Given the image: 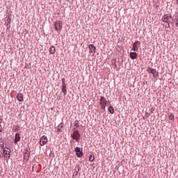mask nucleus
Listing matches in <instances>:
<instances>
[{"label":"nucleus","instance_id":"1","mask_svg":"<svg viewBox=\"0 0 178 178\" xmlns=\"http://www.w3.org/2000/svg\"><path fill=\"white\" fill-rule=\"evenodd\" d=\"M74 131L73 133L71 134V138H72L73 140H75L76 142H79V140H80L81 135L80 134V131H79V130H76V128H74Z\"/></svg>","mask_w":178,"mask_h":178},{"label":"nucleus","instance_id":"2","mask_svg":"<svg viewBox=\"0 0 178 178\" xmlns=\"http://www.w3.org/2000/svg\"><path fill=\"white\" fill-rule=\"evenodd\" d=\"M62 22L60 21H56L54 23V29L56 30V31H57L58 33H59V34H60V31H62Z\"/></svg>","mask_w":178,"mask_h":178},{"label":"nucleus","instance_id":"3","mask_svg":"<svg viewBox=\"0 0 178 178\" xmlns=\"http://www.w3.org/2000/svg\"><path fill=\"white\" fill-rule=\"evenodd\" d=\"M147 72H148L149 74H152L153 79H156V77H158L159 72L156 71V69L149 67L147 69Z\"/></svg>","mask_w":178,"mask_h":178},{"label":"nucleus","instance_id":"4","mask_svg":"<svg viewBox=\"0 0 178 178\" xmlns=\"http://www.w3.org/2000/svg\"><path fill=\"white\" fill-rule=\"evenodd\" d=\"M75 153L76 156H78V158H81V156H83V149H81L79 147H76L74 149Z\"/></svg>","mask_w":178,"mask_h":178},{"label":"nucleus","instance_id":"5","mask_svg":"<svg viewBox=\"0 0 178 178\" xmlns=\"http://www.w3.org/2000/svg\"><path fill=\"white\" fill-rule=\"evenodd\" d=\"M172 19V21L173 22V18L172 17L171 14H165L163 16L161 20L163 22V23L168 22V20H170Z\"/></svg>","mask_w":178,"mask_h":178},{"label":"nucleus","instance_id":"6","mask_svg":"<svg viewBox=\"0 0 178 178\" xmlns=\"http://www.w3.org/2000/svg\"><path fill=\"white\" fill-rule=\"evenodd\" d=\"M47 143H48V138H47V136L44 135L41 137L40 140V145H41V147H44V145H45Z\"/></svg>","mask_w":178,"mask_h":178},{"label":"nucleus","instance_id":"7","mask_svg":"<svg viewBox=\"0 0 178 178\" xmlns=\"http://www.w3.org/2000/svg\"><path fill=\"white\" fill-rule=\"evenodd\" d=\"M89 48V53L92 54V55H95V51L97 49V47L94 44H89L88 46Z\"/></svg>","mask_w":178,"mask_h":178},{"label":"nucleus","instance_id":"8","mask_svg":"<svg viewBox=\"0 0 178 178\" xmlns=\"http://www.w3.org/2000/svg\"><path fill=\"white\" fill-rule=\"evenodd\" d=\"M3 152L5 158H10V149L6 147V149H4Z\"/></svg>","mask_w":178,"mask_h":178},{"label":"nucleus","instance_id":"9","mask_svg":"<svg viewBox=\"0 0 178 178\" xmlns=\"http://www.w3.org/2000/svg\"><path fill=\"white\" fill-rule=\"evenodd\" d=\"M99 101H100L99 105H106V104H108V102H109V101H107L106 98H105V97H104V96L100 97Z\"/></svg>","mask_w":178,"mask_h":178},{"label":"nucleus","instance_id":"10","mask_svg":"<svg viewBox=\"0 0 178 178\" xmlns=\"http://www.w3.org/2000/svg\"><path fill=\"white\" fill-rule=\"evenodd\" d=\"M19 141H20V134L17 133V134H15V136L14 143H15V144H17V143H19Z\"/></svg>","mask_w":178,"mask_h":178},{"label":"nucleus","instance_id":"11","mask_svg":"<svg viewBox=\"0 0 178 178\" xmlns=\"http://www.w3.org/2000/svg\"><path fill=\"white\" fill-rule=\"evenodd\" d=\"M138 55V54H137L136 52H131L129 54V56H130L131 59L134 60V59H137Z\"/></svg>","mask_w":178,"mask_h":178},{"label":"nucleus","instance_id":"12","mask_svg":"<svg viewBox=\"0 0 178 178\" xmlns=\"http://www.w3.org/2000/svg\"><path fill=\"white\" fill-rule=\"evenodd\" d=\"M17 99L19 102H23V94L18 93L17 95Z\"/></svg>","mask_w":178,"mask_h":178},{"label":"nucleus","instance_id":"13","mask_svg":"<svg viewBox=\"0 0 178 178\" xmlns=\"http://www.w3.org/2000/svg\"><path fill=\"white\" fill-rule=\"evenodd\" d=\"M140 45H141V42L138 40H136L134 44H133V47L134 48H137L138 49V47H140Z\"/></svg>","mask_w":178,"mask_h":178},{"label":"nucleus","instance_id":"14","mask_svg":"<svg viewBox=\"0 0 178 178\" xmlns=\"http://www.w3.org/2000/svg\"><path fill=\"white\" fill-rule=\"evenodd\" d=\"M55 52H56V49H55V47L51 46L49 48V53L51 54V55H54Z\"/></svg>","mask_w":178,"mask_h":178},{"label":"nucleus","instance_id":"15","mask_svg":"<svg viewBox=\"0 0 178 178\" xmlns=\"http://www.w3.org/2000/svg\"><path fill=\"white\" fill-rule=\"evenodd\" d=\"M24 159L25 162H27V161H29V159H30V154L24 153Z\"/></svg>","mask_w":178,"mask_h":178},{"label":"nucleus","instance_id":"16","mask_svg":"<svg viewBox=\"0 0 178 178\" xmlns=\"http://www.w3.org/2000/svg\"><path fill=\"white\" fill-rule=\"evenodd\" d=\"M108 112L111 113V115H113V113H115V109L113 108V106H111V104L108 107Z\"/></svg>","mask_w":178,"mask_h":178},{"label":"nucleus","instance_id":"17","mask_svg":"<svg viewBox=\"0 0 178 178\" xmlns=\"http://www.w3.org/2000/svg\"><path fill=\"white\" fill-rule=\"evenodd\" d=\"M74 170L76 173H79V172H80V170H81V168H80V165L76 164L75 166Z\"/></svg>","mask_w":178,"mask_h":178},{"label":"nucleus","instance_id":"18","mask_svg":"<svg viewBox=\"0 0 178 178\" xmlns=\"http://www.w3.org/2000/svg\"><path fill=\"white\" fill-rule=\"evenodd\" d=\"M61 91L62 92H63L64 95H66V94H67V90L66 89V86H62Z\"/></svg>","mask_w":178,"mask_h":178},{"label":"nucleus","instance_id":"19","mask_svg":"<svg viewBox=\"0 0 178 178\" xmlns=\"http://www.w3.org/2000/svg\"><path fill=\"white\" fill-rule=\"evenodd\" d=\"M62 81V87H66V79L65 78H63L61 79Z\"/></svg>","mask_w":178,"mask_h":178},{"label":"nucleus","instance_id":"20","mask_svg":"<svg viewBox=\"0 0 178 178\" xmlns=\"http://www.w3.org/2000/svg\"><path fill=\"white\" fill-rule=\"evenodd\" d=\"M19 125H13V130L14 131H19Z\"/></svg>","mask_w":178,"mask_h":178},{"label":"nucleus","instance_id":"21","mask_svg":"<svg viewBox=\"0 0 178 178\" xmlns=\"http://www.w3.org/2000/svg\"><path fill=\"white\" fill-rule=\"evenodd\" d=\"M79 120H76L74 123V126L75 127V129H77L78 127H79Z\"/></svg>","mask_w":178,"mask_h":178},{"label":"nucleus","instance_id":"22","mask_svg":"<svg viewBox=\"0 0 178 178\" xmlns=\"http://www.w3.org/2000/svg\"><path fill=\"white\" fill-rule=\"evenodd\" d=\"M169 119L170 120H175V115L172 113H170Z\"/></svg>","mask_w":178,"mask_h":178},{"label":"nucleus","instance_id":"23","mask_svg":"<svg viewBox=\"0 0 178 178\" xmlns=\"http://www.w3.org/2000/svg\"><path fill=\"white\" fill-rule=\"evenodd\" d=\"M24 154H31V150H30V148H26V149H25Z\"/></svg>","mask_w":178,"mask_h":178},{"label":"nucleus","instance_id":"24","mask_svg":"<svg viewBox=\"0 0 178 178\" xmlns=\"http://www.w3.org/2000/svg\"><path fill=\"white\" fill-rule=\"evenodd\" d=\"M94 159H95V157L94 156V155H90L89 156V161H90V162H92V161H94Z\"/></svg>","mask_w":178,"mask_h":178},{"label":"nucleus","instance_id":"25","mask_svg":"<svg viewBox=\"0 0 178 178\" xmlns=\"http://www.w3.org/2000/svg\"><path fill=\"white\" fill-rule=\"evenodd\" d=\"M100 106H102L101 109L102 111H105V108L106 107V104H100Z\"/></svg>","mask_w":178,"mask_h":178},{"label":"nucleus","instance_id":"26","mask_svg":"<svg viewBox=\"0 0 178 178\" xmlns=\"http://www.w3.org/2000/svg\"><path fill=\"white\" fill-rule=\"evenodd\" d=\"M175 19H176V23H175V26H176V27H178V15H177L176 17H175Z\"/></svg>","mask_w":178,"mask_h":178},{"label":"nucleus","instance_id":"27","mask_svg":"<svg viewBox=\"0 0 178 178\" xmlns=\"http://www.w3.org/2000/svg\"><path fill=\"white\" fill-rule=\"evenodd\" d=\"M58 127H60V129H63V122H61V123H60L58 125Z\"/></svg>","mask_w":178,"mask_h":178},{"label":"nucleus","instance_id":"28","mask_svg":"<svg viewBox=\"0 0 178 178\" xmlns=\"http://www.w3.org/2000/svg\"><path fill=\"white\" fill-rule=\"evenodd\" d=\"M131 51H138V49L136 47H134V46H133L131 48Z\"/></svg>","mask_w":178,"mask_h":178},{"label":"nucleus","instance_id":"29","mask_svg":"<svg viewBox=\"0 0 178 178\" xmlns=\"http://www.w3.org/2000/svg\"><path fill=\"white\" fill-rule=\"evenodd\" d=\"M165 29H169V27H170V24L167 23V24L165 25Z\"/></svg>","mask_w":178,"mask_h":178},{"label":"nucleus","instance_id":"30","mask_svg":"<svg viewBox=\"0 0 178 178\" xmlns=\"http://www.w3.org/2000/svg\"><path fill=\"white\" fill-rule=\"evenodd\" d=\"M56 131L59 134V133H62L63 131H62L61 128H58Z\"/></svg>","mask_w":178,"mask_h":178},{"label":"nucleus","instance_id":"31","mask_svg":"<svg viewBox=\"0 0 178 178\" xmlns=\"http://www.w3.org/2000/svg\"><path fill=\"white\" fill-rule=\"evenodd\" d=\"M0 147L2 148L3 150L5 149V145H3V143L2 144H0Z\"/></svg>","mask_w":178,"mask_h":178},{"label":"nucleus","instance_id":"32","mask_svg":"<svg viewBox=\"0 0 178 178\" xmlns=\"http://www.w3.org/2000/svg\"><path fill=\"white\" fill-rule=\"evenodd\" d=\"M78 173H79V172H74V174H73V175H72V177H73V178L76 177V176H77Z\"/></svg>","mask_w":178,"mask_h":178},{"label":"nucleus","instance_id":"33","mask_svg":"<svg viewBox=\"0 0 178 178\" xmlns=\"http://www.w3.org/2000/svg\"><path fill=\"white\" fill-rule=\"evenodd\" d=\"M3 130V128L2 127V125L0 124V133H2Z\"/></svg>","mask_w":178,"mask_h":178},{"label":"nucleus","instance_id":"34","mask_svg":"<svg viewBox=\"0 0 178 178\" xmlns=\"http://www.w3.org/2000/svg\"><path fill=\"white\" fill-rule=\"evenodd\" d=\"M154 111H155V108H152L150 110L151 113H154Z\"/></svg>","mask_w":178,"mask_h":178},{"label":"nucleus","instance_id":"35","mask_svg":"<svg viewBox=\"0 0 178 178\" xmlns=\"http://www.w3.org/2000/svg\"><path fill=\"white\" fill-rule=\"evenodd\" d=\"M165 23H168L169 24H170V23H173V21H170V19H168V22H165Z\"/></svg>","mask_w":178,"mask_h":178},{"label":"nucleus","instance_id":"36","mask_svg":"<svg viewBox=\"0 0 178 178\" xmlns=\"http://www.w3.org/2000/svg\"><path fill=\"white\" fill-rule=\"evenodd\" d=\"M3 120V119L2 118V117L1 116H0V124H1V123H2V121Z\"/></svg>","mask_w":178,"mask_h":178},{"label":"nucleus","instance_id":"37","mask_svg":"<svg viewBox=\"0 0 178 178\" xmlns=\"http://www.w3.org/2000/svg\"><path fill=\"white\" fill-rule=\"evenodd\" d=\"M0 158H2V155L0 154Z\"/></svg>","mask_w":178,"mask_h":178},{"label":"nucleus","instance_id":"38","mask_svg":"<svg viewBox=\"0 0 178 178\" xmlns=\"http://www.w3.org/2000/svg\"><path fill=\"white\" fill-rule=\"evenodd\" d=\"M177 5H178V0H177Z\"/></svg>","mask_w":178,"mask_h":178}]
</instances>
